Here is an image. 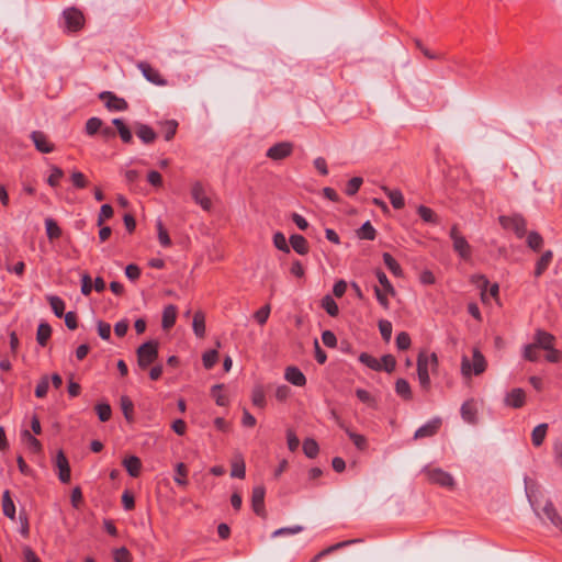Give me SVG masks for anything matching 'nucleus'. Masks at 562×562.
Returning <instances> with one entry per match:
<instances>
[{
	"mask_svg": "<svg viewBox=\"0 0 562 562\" xmlns=\"http://www.w3.org/2000/svg\"><path fill=\"white\" fill-rule=\"evenodd\" d=\"M439 366L438 356L436 352L420 351L417 357V376L420 387L428 392L430 390L429 371H437Z\"/></svg>",
	"mask_w": 562,
	"mask_h": 562,
	"instance_id": "1",
	"label": "nucleus"
},
{
	"mask_svg": "<svg viewBox=\"0 0 562 562\" xmlns=\"http://www.w3.org/2000/svg\"><path fill=\"white\" fill-rule=\"evenodd\" d=\"M486 360L482 352L474 348L472 355V361L468 357L463 356L461 361V373L463 376L469 378L472 374L480 375L486 370Z\"/></svg>",
	"mask_w": 562,
	"mask_h": 562,
	"instance_id": "2",
	"label": "nucleus"
},
{
	"mask_svg": "<svg viewBox=\"0 0 562 562\" xmlns=\"http://www.w3.org/2000/svg\"><path fill=\"white\" fill-rule=\"evenodd\" d=\"M158 347L157 340H148L137 348V364L140 369H147L158 359Z\"/></svg>",
	"mask_w": 562,
	"mask_h": 562,
	"instance_id": "3",
	"label": "nucleus"
},
{
	"mask_svg": "<svg viewBox=\"0 0 562 562\" xmlns=\"http://www.w3.org/2000/svg\"><path fill=\"white\" fill-rule=\"evenodd\" d=\"M423 473L426 475L428 482L431 484H436L449 490H453L456 486V481L453 476L449 472L442 470L441 468H431L429 465H426L423 469Z\"/></svg>",
	"mask_w": 562,
	"mask_h": 562,
	"instance_id": "4",
	"label": "nucleus"
},
{
	"mask_svg": "<svg viewBox=\"0 0 562 562\" xmlns=\"http://www.w3.org/2000/svg\"><path fill=\"white\" fill-rule=\"evenodd\" d=\"M449 236L452 240L453 250L458 254V256L464 261L471 260L472 247L465 237L460 234L457 225H453L450 228Z\"/></svg>",
	"mask_w": 562,
	"mask_h": 562,
	"instance_id": "5",
	"label": "nucleus"
},
{
	"mask_svg": "<svg viewBox=\"0 0 562 562\" xmlns=\"http://www.w3.org/2000/svg\"><path fill=\"white\" fill-rule=\"evenodd\" d=\"M498 221L504 228L514 231L518 238H522L527 233V222L519 214L513 216L502 215L498 217Z\"/></svg>",
	"mask_w": 562,
	"mask_h": 562,
	"instance_id": "6",
	"label": "nucleus"
},
{
	"mask_svg": "<svg viewBox=\"0 0 562 562\" xmlns=\"http://www.w3.org/2000/svg\"><path fill=\"white\" fill-rule=\"evenodd\" d=\"M65 26L68 32H78L83 27L85 16L77 8H68L63 12Z\"/></svg>",
	"mask_w": 562,
	"mask_h": 562,
	"instance_id": "7",
	"label": "nucleus"
},
{
	"mask_svg": "<svg viewBox=\"0 0 562 562\" xmlns=\"http://www.w3.org/2000/svg\"><path fill=\"white\" fill-rule=\"evenodd\" d=\"M265 495H266V488L262 485L255 486L252 488L251 494V507L254 513L265 518L267 516V512L265 508Z\"/></svg>",
	"mask_w": 562,
	"mask_h": 562,
	"instance_id": "8",
	"label": "nucleus"
},
{
	"mask_svg": "<svg viewBox=\"0 0 562 562\" xmlns=\"http://www.w3.org/2000/svg\"><path fill=\"white\" fill-rule=\"evenodd\" d=\"M293 153V144L290 142H280L271 146L266 156L272 160H282Z\"/></svg>",
	"mask_w": 562,
	"mask_h": 562,
	"instance_id": "9",
	"label": "nucleus"
},
{
	"mask_svg": "<svg viewBox=\"0 0 562 562\" xmlns=\"http://www.w3.org/2000/svg\"><path fill=\"white\" fill-rule=\"evenodd\" d=\"M37 151L49 154L54 151L55 145L49 140L48 136L42 131H33L30 135Z\"/></svg>",
	"mask_w": 562,
	"mask_h": 562,
	"instance_id": "10",
	"label": "nucleus"
},
{
	"mask_svg": "<svg viewBox=\"0 0 562 562\" xmlns=\"http://www.w3.org/2000/svg\"><path fill=\"white\" fill-rule=\"evenodd\" d=\"M99 98L105 101V106L110 111H125L128 108V103L123 98H119L111 91H103Z\"/></svg>",
	"mask_w": 562,
	"mask_h": 562,
	"instance_id": "11",
	"label": "nucleus"
},
{
	"mask_svg": "<svg viewBox=\"0 0 562 562\" xmlns=\"http://www.w3.org/2000/svg\"><path fill=\"white\" fill-rule=\"evenodd\" d=\"M137 68L142 71L143 76L148 80L149 82L156 85V86H166L167 80L162 78L160 72L151 67L146 61H140L137 65Z\"/></svg>",
	"mask_w": 562,
	"mask_h": 562,
	"instance_id": "12",
	"label": "nucleus"
},
{
	"mask_svg": "<svg viewBox=\"0 0 562 562\" xmlns=\"http://www.w3.org/2000/svg\"><path fill=\"white\" fill-rule=\"evenodd\" d=\"M55 465L58 469V479L61 483L70 481V465L63 450H59L55 458Z\"/></svg>",
	"mask_w": 562,
	"mask_h": 562,
	"instance_id": "13",
	"label": "nucleus"
},
{
	"mask_svg": "<svg viewBox=\"0 0 562 562\" xmlns=\"http://www.w3.org/2000/svg\"><path fill=\"white\" fill-rule=\"evenodd\" d=\"M192 199L199 204L204 211H210L212 207L211 200L206 196L204 187L201 182H195L191 189Z\"/></svg>",
	"mask_w": 562,
	"mask_h": 562,
	"instance_id": "14",
	"label": "nucleus"
},
{
	"mask_svg": "<svg viewBox=\"0 0 562 562\" xmlns=\"http://www.w3.org/2000/svg\"><path fill=\"white\" fill-rule=\"evenodd\" d=\"M441 426V419L439 417H435L431 420L427 422L425 425L420 426L414 434L415 439H422L427 437H432L436 435Z\"/></svg>",
	"mask_w": 562,
	"mask_h": 562,
	"instance_id": "15",
	"label": "nucleus"
},
{
	"mask_svg": "<svg viewBox=\"0 0 562 562\" xmlns=\"http://www.w3.org/2000/svg\"><path fill=\"white\" fill-rule=\"evenodd\" d=\"M554 342H555V337L543 330V329H536L535 331V335H533V345L539 348V349H543V350H547V349H552V346H554Z\"/></svg>",
	"mask_w": 562,
	"mask_h": 562,
	"instance_id": "16",
	"label": "nucleus"
},
{
	"mask_svg": "<svg viewBox=\"0 0 562 562\" xmlns=\"http://www.w3.org/2000/svg\"><path fill=\"white\" fill-rule=\"evenodd\" d=\"M538 516L541 518L546 517L555 528L562 531V517L551 501H547L542 508V514L538 513Z\"/></svg>",
	"mask_w": 562,
	"mask_h": 562,
	"instance_id": "17",
	"label": "nucleus"
},
{
	"mask_svg": "<svg viewBox=\"0 0 562 562\" xmlns=\"http://www.w3.org/2000/svg\"><path fill=\"white\" fill-rule=\"evenodd\" d=\"M526 394L525 391L520 387L513 389L504 398V403L506 406L513 408H520L525 405Z\"/></svg>",
	"mask_w": 562,
	"mask_h": 562,
	"instance_id": "18",
	"label": "nucleus"
},
{
	"mask_svg": "<svg viewBox=\"0 0 562 562\" xmlns=\"http://www.w3.org/2000/svg\"><path fill=\"white\" fill-rule=\"evenodd\" d=\"M137 137L146 145L151 144L157 138V133L147 124L137 123L135 126Z\"/></svg>",
	"mask_w": 562,
	"mask_h": 562,
	"instance_id": "19",
	"label": "nucleus"
},
{
	"mask_svg": "<svg viewBox=\"0 0 562 562\" xmlns=\"http://www.w3.org/2000/svg\"><path fill=\"white\" fill-rule=\"evenodd\" d=\"M284 379L295 386H304L306 384V378L304 373L294 366L288 367L285 369Z\"/></svg>",
	"mask_w": 562,
	"mask_h": 562,
	"instance_id": "20",
	"label": "nucleus"
},
{
	"mask_svg": "<svg viewBox=\"0 0 562 562\" xmlns=\"http://www.w3.org/2000/svg\"><path fill=\"white\" fill-rule=\"evenodd\" d=\"M461 417L464 422L474 425L477 423V409L473 401H465L460 408Z\"/></svg>",
	"mask_w": 562,
	"mask_h": 562,
	"instance_id": "21",
	"label": "nucleus"
},
{
	"mask_svg": "<svg viewBox=\"0 0 562 562\" xmlns=\"http://www.w3.org/2000/svg\"><path fill=\"white\" fill-rule=\"evenodd\" d=\"M289 243H290L291 247L293 248V250L301 256H304V255L308 254V251H310L308 243L303 235H300V234L291 235L289 238Z\"/></svg>",
	"mask_w": 562,
	"mask_h": 562,
	"instance_id": "22",
	"label": "nucleus"
},
{
	"mask_svg": "<svg viewBox=\"0 0 562 562\" xmlns=\"http://www.w3.org/2000/svg\"><path fill=\"white\" fill-rule=\"evenodd\" d=\"M123 467L132 477H137L140 474L142 461L136 456H130L123 460Z\"/></svg>",
	"mask_w": 562,
	"mask_h": 562,
	"instance_id": "23",
	"label": "nucleus"
},
{
	"mask_svg": "<svg viewBox=\"0 0 562 562\" xmlns=\"http://www.w3.org/2000/svg\"><path fill=\"white\" fill-rule=\"evenodd\" d=\"M177 318V307L172 304L167 305L162 312L161 327L164 329L171 328Z\"/></svg>",
	"mask_w": 562,
	"mask_h": 562,
	"instance_id": "24",
	"label": "nucleus"
},
{
	"mask_svg": "<svg viewBox=\"0 0 562 562\" xmlns=\"http://www.w3.org/2000/svg\"><path fill=\"white\" fill-rule=\"evenodd\" d=\"M112 124L116 127L117 133L123 143L130 144L133 140V135L128 126L124 123L122 119H113Z\"/></svg>",
	"mask_w": 562,
	"mask_h": 562,
	"instance_id": "25",
	"label": "nucleus"
},
{
	"mask_svg": "<svg viewBox=\"0 0 562 562\" xmlns=\"http://www.w3.org/2000/svg\"><path fill=\"white\" fill-rule=\"evenodd\" d=\"M2 510L5 517L12 520L15 519V505L9 490H5L2 495Z\"/></svg>",
	"mask_w": 562,
	"mask_h": 562,
	"instance_id": "26",
	"label": "nucleus"
},
{
	"mask_svg": "<svg viewBox=\"0 0 562 562\" xmlns=\"http://www.w3.org/2000/svg\"><path fill=\"white\" fill-rule=\"evenodd\" d=\"M192 328L196 337L203 338L205 336V316L203 312L194 313Z\"/></svg>",
	"mask_w": 562,
	"mask_h": 562,
	"instance_id": "27",
	"label": "nucleus"
},
{
	"mask_svg": "<svg viewBox=\"0 0 562 562\" xmlns=\"http://www.w3.org/2000/svg\"><path fill=\"white\" fill-rule=\"evenodd\" d=\"M396 394L405 401H409L413 397L412 389L407 380L400 378L395 382Z\"/></svg>",
	"mask_w": 562,
	"mask_h": 562,
	"instance_id": "28",
	"label": "nucleus"
},
{
	"mask_svg": "<svg viewBox=\"0 0 562 562\" xmlns=\"http://www.w3.org/2000/svg\"><path fill=\"white\" fill-rule=\"evenodd\" d=\"M361 540L360 539H352V540H346V541H341V542H338V543H335L326 549H324L323 551H321L319 553H317L310 562H317L318 560H321L323 557L338 550V549H341V548H345L351 543H356V542H360Z\"/></svg>",
	"mask_w": 562,
	"mask_h": 562,
	"instance_id": "29",
	"label": "nucleus"
},
{
	"mask_svg": "<svg viewBox=\"0 0 562 562\" xmlns=\"http://www.w3.org/2000/svg\"><path fill=\"white\" fill-rule=\"evenodd\" d=\"M50 336H52L50 325L46 322L41 323L37 327V333H36L37 344L42 347H45L48 339L50 338Z\"/></svg>",
	"mask_w": 562,
	"mask_h": 562,
	"instance_id": "30",
	"label": "nucleus"
},
{
	"mask_svg": "<svg viewBox=\"0 0 562 562\" xmlns=\"http://www.w3.org/2000/svg\"><path fill=\"white\" fill-rule=\"evenodd\" d=\"M553 254L551 250L544 251L536 263L535 276L540 277L552 261Z\"/></svg>",
	"mask_w": 562,
	"mask_h": 562,
	"instance_id": "31",
	"label": "nucleus"
},
{
	"mask_svg": "<svg viewBox=\"0 0 562 562\" xmlns=\"http://www.w3.org/2000/svg\"><path fill=\"white\" fill-rule=\"evenodd\" d=\"M384 192L386 193L387 198L390 199V202L392 204V206L395 209V210H401L402 207H404L405 205V202H404V196L402 194V192L397 189L395 190H390L387 188H383Z\"/></svg>",
	"mask_w": 562,
	"mask_h": 562,
	"instance_id": "32",
	"label": "nucleus"
},
{
	"mask_svg": "<svg viewBox=\"0 0 562 562\" xmlns=\"http://www.w3.org/2000/svg\"><path fill=\"white\" fill-rule=\"evenodd\" d=\"M120 404H121V409H122V413H123L125 419L128 423H132L134 420V404H133L132 400L126 395H122L121 400H120Z\"/></svg>",
	"mask_w": 562,
	"mask_h": 562,
	"instance_id": "33",
	"label": "nucleus"
},
{
	"mask_svg": "<svg viewBox=\"0 0 562 562\" xmlns=\"http://www.w3.org/2000/svg\"><path fill=\"white\" fill-rule=\"evenodd\" d=\"M382 257L384 265L395 277L403 276V269L401 265L394 259V257L391 254L384 252Z\"/></svg>",
	"mask_w": 562,
	"mask_h": 562,
	"instance_id": "34",
	"label": "nucleus"
},
{
	"mask_svg": "<svg viewBox=\"0 0 562 562\" xmlns=\"http://www.w3.org/2000/svg\"><path fill=\"white\" fill-rule=\"evenodd\" d=\"M357 236L360 238V239H364V240H374L375 239V236H376V231L375 228L372 226V224L367 221L366 223H363L361 225V227L357 231Z\"/></svg>",
	"mask_w": 562,
	"mask_h": 562,
	"instance_id": "35",
	"label": "nucleus"
},
{
	"mask_svg": "<svg viewBox=\"0 0 562 562\" xmlns=\"http://www.w3.org/2000/svg\"><path fill=\"white\" fill-rule=\"evenodd\" d=\"M47 301L56 317L60 318L65 315V302L57 295L47 296Z\"/></svg>",
	"mask_w": 562,
	"mask_h": 562,
	"instance_id": "36",
	"label": "nucleus"
},
{
	"mask_svg": "<svg viewBox=\"0 0 562 562\" xmlns=\"http://www.w3.org/2000/svg\"><path fill=\"white\" fill-rule=\"evenodd\" d=\"M303 452L310 459L316 458L318 452H319V447H318L317 441L315 439H313V438L304 439V441H303Z\"/></svg>",
	"mask_w": 562,
	"mask_h": 562,
	"instance_id": "37",
	"label": "nucleus"
},
{
	"mask_svg": "<svg viewBox=\"0 0 562 562\" xmlns=\"http://www.w3.org/2000/svg\"><path fill=\"white\" fill-rule=\"evenodd\" d=\"M359 361L367 366L368 368H370L371 370H374V371H382V363L380 362L379 359H376L375 357L367 353V352H361L360 356H359Z\"/></svg>",
	"mask_w": 562,
	"mask_h": 562,
	"instance_id": "38",
	"label": "nucleus"
},
{
	"mask_svg": "<svg viewBox=\"0 0 562 562\" xmlns=\"http://www.w3.org/2000/svg\"><path fill=\"white\" fill-rule=\"evenodd\" d=\"M548 425L547 424H540L536 426L531 434V440L533 446L539 447L542 445L546 435H547Z\"/></svg>",
	"mask_w": 562,
	"mask_h": 562,
	"instance_id": "39",
	"label": "nucleus"
},
{
	"mask_svg": "<svg viewBox=\"0 0 562 562\" xmlns=\"http://www.w3.org/2000/svg\"><path fill=\"white\" fill-rule=\"evenodd\" d=\"M417 214L425 223L438 224L437 214L428 206L419 205L417 209Z\"/></svg>",
	"mask_w": 562,
	"mask_h": 562,
	"instance_id": "40",
	"label": "nucleus"
},
{
	"mask_svg": "<svg viewBox=\"0 0 562 562\" xmlns=\"http://www.w3.org/2000/svg\"><path fill=\"white\" fill-rule=\"evenodd\" d=\"M346 434L358 450L363 451L368 448V440L363 435L353 432L349 428H346Z\"/></svg>",
	"mask_w": 562,
	"mask_h": 562,
	"instance_id": "41",
	"label": "nucleus"
},
{
	"mask_svg": "<svg viewBox=\"0 0 562 562\" xmlns=\"http://www.w3.org/2000/svg\"><path fill=\"white\" fill-rule=\"evenodd\" d=\"M321 305L327 312V314L333 317L337 316L339 313L337 303L329 294L322 299Z\"/></svg>",
	"mask_w": 562,
	"mask_h": 562,
	"instance_id": "42",
	"label": "nucleus"
},
{
	"mask_svg": "<svg viewBox=\"0 0 562 562\" xmlns=\"http://www.w3.org/2000/svg\"><path fill=\"white\" fill-rule=\"evenodd\" d=\"M45 228L47 237L53 240L57 239L61 236V229L58 226V224L53 218H46L45 220Z\"/></svg>",
	"mask_w": 562,
	"mask_h": 562,
	"instance_id": "43",
	"label": "nucleus"
},
{
	"mask_svg": "<svg viewBox=\"0 0 562 562\" xmlns=\"http://www.w3.org/2000/svg\"><path fill=\"white\" fill-rule=\"evenodd\" d=\"M100 422L105 423L111 418L112 408L109 403H98L94 407Z\"/></svg>",
	"mask_w": 562,
	"mask_h": 562,
	"instance_id": "44",
	"label": "nucleus"
},
{
	"mask_svg": "<svg viewBox=\"0 0 562 562\" xmlns=\"http://www.w3.org/2000/svg\"><path fill=\"white\" fill-rule=\"evenodd\" d=\"M102 125H103L102 120L97 116H93V117H90L86 122L85 131H86L87 135L93 136L98 132H100Z\"/></svg>",
	"mask_w": 562,
	"mask_h": 562,
	"instance_id": "45",
	"label": "nucleus"
},
{
	"mask_svg": "<svg viewBox=\"0 0 562 562\" xmlns=\"http://www.w3.org/2000/svg\"><path fill=\"white\" fill-rule=\"evenodd\" d=\"M188 469L184 463L180 462L176 465V476L173 477L175 482L180 486H186L188 484L187 480Z\"/></svg>",
	"mask_w": 562,
	"mask_h": 562,
	"instance_id": "46",
	"label": "nucleus"
},
{
	"mask_svg": "<svg viewBox=\"0 0 562 562\" xmlns=\"http://www.w3.org/2000/svg\"><path fill=\"white\" fill-rule=\"evenodd\" d=\"M375 277L378 278L380 284L383 286L384 292H386L387 294H391V295L395 294V289L392 285V283L390 282V280L387 279L384 271H382L381 269H376Z\"/></svg>",
	"mask_w": 562,
	"mask_h": 562,
	"instance_id": "47",
	"label": "nucleus"
},
{
	"mask_svg": "<svg viewBox=\"0 0 562 562\" xmlns=\"http://www.w3.org/2000/svg\"><path fill=\"white\" fill-rule=\"evenodd\" d=\"M218 360V352L216 349L207 350L202 356L203 366L205 369H212Z\"/></svg>",
	"mask_w": 562,
	"mask_h": 562,
	"instance_id": "48",
	"label": "nucleus"
},
{
	"mask_svg": "<svg viewBox=\"0 0 562 562\" xmlns=\"http://www.w3.org/2000/svg\"><path fill=\"white\" fill-rule=\"evenodd\" d=\"M251 402L255 406L263 408L266 406V395L261 386H256L251 393Z\"/></svg>",
	"mask_w": 562,
	"mask_h": 562,
	"instance_id": "49",
	"label": "nucleus"
},
{
	"mask_svg": "<svg viewBox=\"0 0 562 562\" xmlns=\"http://www.w3.org/2000/svg\"><path fill=\"white\" fill-rule=\"evenodd\" d=\"M178 128V123L175 120L166 121L162 125L164 137L167 142L171 140Z\"/></svg>",
	"mask_w": 562,
	"mask_h": 562,
	"instance_id": "50",
	"label": "nucleus"
},
{
	"mask_svg": "<svg viewBox=\"0 0 562 562\" xmlns=\"http://www.w3.org/2000/svg\"><path fill=\"white\" fill-rule=\"evenodd\" d=\"M527 244L532 250L539 251L543 245V238L539 233L530 232L527 237Z\"/></svg>",
	"mask_w": 562,
	"mask_h": 562,
	"instance_id": "51",
	"label": "nucleus"
},
{
	"mask_svg": "<svg viewBox=\"0 0 562 562\" xmlns=\"http://www.w3.org/2000/svg\"><path fill=\"white\" fill-rule=\"evenodd\" d=\"M246 475L245 462L241 458L235 460L232 464L231 476L237 479H244Z\"/></svg>",
	"mask_w": 562,
	"mask_h": 562,
	"instance_id": "52",
	"label": "nucleus"
},
{
	"mask_svg": "<svg viewBox=\"0 0 562 562\" xmlns=\"http://www.w3.org/2000/svg\"><path fill=\"white\" fill-rule=\"evenodd\" d=\"M222 389H223L222 384L213 385L211 389V395L215 400V403L218 406H226L228 404V401H227L226 396L222 393Z\"/></svg>",
	"mask_w": 562,
	"mask_h": 562,
	"instance_id": "53",
	"label": "nucleus"
},
{
	"mask_svg": "<svg viewBox=\"0 0 562 562\" xmlns=\"http://www.w3.org/2000/svg\"><path fill=\"white\" fill-rule=\"evenodd\" d=\"M362 182H363V180H362V178H361V177H353V178H351V179L347 182V184H346L345 193H346L348 196H352V195H355V194L359 191V189H360V187H361Z\"/></svg>",
	"mask_w": 562,
	"mask_h": 562,
	"instance_id": "54",
	"label": "nucleus"
},
{
	"mask_svg": "<svg viewBox=\"0 0 562 562\" xmlns=\"http://www.w3.org/2000/svg\"><path fill=\"white\" fill-rule=\"evenodd\" d=\"M538 349L533 344L524 347L522 357L530 362H537L540 358Z\"/></svg>",
	"mask_w": 562,
	"mask_h": 562,
	"instance_id": "55",
	"label": "nucleus"
},
{
	"mask_svg": "<svg viewBox=\"0 0 562 562\" xmlns=\"http://www.w3.org/2000/svg\"><path fill=\"white\" fill-rule=\"evenodd\" d=\"M49 387V376L43 375L35 387V396L43 398L47 395Z\"/></svg>",
	"mask_w": 562,
	"mask_h": 562,
	"instance_id": "56",
	"label": "nucleus"
},
{
	"mask_svg": "<svg viewBox=\"0 0 562 562\" xmlns=\"http://www.w3.org/2000/svg\"><path fill=\"white\" fill-rule=\"evenodd\" d=\"M273 245L277 249L283 251V252H290V246L286 241V238L283 233L277 232L273 235Z\"/></svg>",
	"mask_w": 562,
	"mask_h": 562,
	"instance_id": "57",
	"label": "nucleus"
},
{
	"mask_svg": "<svg viewBox=\"0 0 562 562\" xmlns=\"http://www.w3.org/2000/svg\"><path fill=\"white\" fill-rule=\"evenodd\" d=\"M157 232H158V240L162 247H169L171 245V239L168 235L167 229L164 227L161 221H157Z\"/></svg>",
	"mask_w": 562,
	"mask_h": 562,
	"instance_id": "58",
	"label": "nucleus"
},
{
	"mask_svg": "<svg viewBox=\"0 0 562 562\" xmlns=\"http://www.w3.org/2000/svg\"><path fill=\"white\" fill-rule=\"evenodd\" d=\"M392 323L387 319H381L379 322V330L384 341L389 342L392 336Z\"/></svg>",
	"mask_w": 562,
	"mask_h": 562,
	"instance_id": "59",
	"label": "nucleus"
},
{
	"mask_svg": "<svg viewBox=\"0 0 562 562\" xmlns=\"http://www.w3.org/2000/svg\"><path fill=\"white\" fill-rule=\"evenodd\" d=\"M22 437L27 442L30 449L33 452H40L42 450V443L40 442L38 439H36L33 435H31V432L29 430H24L22 432Z\"/></svg>",
	"mask_w": 562,
	"mask_h": 562,
	"instance_id": "60",
	"label": "nucleus"
},
{
	"mask_svg": "<svg viewBox=\"0 0 562 562\" xmlns=\"http://www.w3.org/2000/svg\"><path fill=\"white\" fill-rule=\"evenodd\" d=\"M270 312H271V307L269 304H266L263 305L262 307H260L255 314H254V318L256 319V322L259 324V325H265L269 318V315H270Z\"/></svg>",
	"mask_w": 562,
	"mask_h": 562,
	"instance_id": "61",
	"label": "nucleus"
},
{
	"mask_svg": "<svg viewBox=\"0 0 562 562\" xmlns=\"http://www.w3.org/2000/svg\"><path fill=\"white\" fill-rule=\"evenodd\" d=\"M64 177V171L57 166L52 167V172L47 178V183L52 188H56L59 184V180Z\"/></svg>",
	"mask_w": 562,
	"mask_h": 562,
	"instance_id": "62",
	"label": "nucleus"
},
{
	"mask_svg": "<svg viewBox=\"0 0 562 562\" xmlns=\"http://www.w3.org/2000/svg\"><path fill=\"white\" fill-rule=\"evenodd\" d=\"M70 179L76 189H85L88 186V179L81 171H74Z\"/></svg>",
	"mask_w": 562,
	"mask_h": 562,
	"instance_id": "63",
	"label": "nucleus"
},
{
	"mask_svg": "<svg viewBox=\"0 0 562 562\" xmlns=\"http://www.w3.org/2000/svg\"><path fill=\"white\" fill-rule=\"evenodd\" d=\"M113 559L115 562H130L131 553L125 547H122L114 550Z\"/></svg>",
	"mask_w": 562,
	"mask_h": 562,
	"instance_id": "64",
	"label": "nucleus"
}]
</instances>
